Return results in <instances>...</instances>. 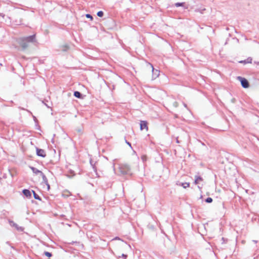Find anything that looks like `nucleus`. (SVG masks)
Masks as SVG:
<instances>
[{"label":"nucleus","instance_id":"obj_22","mask_svg":"<svg viewBox=\"0 0 259 259\" xmlns=\"http://www.w3.org/2000/svg\"><path fill=\"white\" fill-rule=\"evenodd\" d=\"M47 184L48 189L49 190L50 188V186L49 184Z\"/></svg>","mask_w":259,"mask_h":259},{"label":"nucleus","instance_id":"obj_14","mask_svg":"<svg viewBox=\"0 0 259 259\" xmlns=\"http://www.w3.org/2000/svg\"><path fill=\"white\" fill-rule=\"evenodd\" d=\"M32 192L33 193V196L35 199L40 200L39 197L35 193V192L34 191H32Z\"/></svg>","mask_w":259,"mask_h":259},{"label":"nucleus","instance_id":"obj_10","mask_svg":"<svg viewBox=\"0 0 259 259\" xmlns=\"http://www.w3.org/2000/svg\"><path fill=\"white\" fill-rule=\"evenodd\" d=\"M240 63H243L244 64L247 63H252V59L251 58H248L247 60L244 61H240L239 62Z\"/></svg>","mask_w":259,"mask_h":259},{"label":"nucleus","instance_id":"obj_24","mask_svg":"<svg viewBox=\"0 0 259 259\" xmlns=\"http://www.w3.org/2000/svg\"><path fill=\"white\" fill-rule=\"evenodd\" d=\"M152 71H154V68L153 66H152Z\"/></svg>","mask_w":259,"mask_h":259},{"label":"nucleus","instance_id":"obj_1","mask_svg":"<svg viewBox=\"0 0 259 259\" xmlns=\"http://www.w3.org/2000/svg\"><path fill=\"white\" fill-rule=\"evenodd\" d=\"M36 42V40L35 34L29 36L21 37L17 40L19 46L21 47L22 50H25L28 47L30 43H34Z\"/></svg>","mask_w":259,"mask_h":259},{"label":"nucleus","instance_id":"obj_11","mask_svg":"<svg viewBox=\"0 0 259 259\" xmlns=\"http://www.w3.org/2000/svg\"><path fill=\"white\" fill-rule=\"evenodd\" d=\"M181 186L184 188H188L190 187V183H187V182H185V183H182L181 184Z\"/></svg>","mask_w":259,"mask_h":259},{"label":"nucleus","instance_id":"obj_15","mask_svg":"<svg viewBox=\"0 0 259 259\" xmlns=\"http://www.w3.org/2000/svg\"><path fill=\"white\" fill-rule=\"evenodd\" d=\"M103 12L102 11H99L98 13H97V15L98 16L100 17H102L103 16Z\"/></svg>","mask_w":259,"mask_h":259},{"label":"nucleus","instance_id":"obj_20","mask_svg":"<svg viewBox=\"0 0 259 259\" xmlns=\"http://www.w3.org/2000/svg\"><path fill=\"white\" fill-rule=\"evenodd\" d=\"M66 48L67 49H68V47H67V46H64V47H63V48L62 49V50H63V51H65V50H66V49H64V48Z\"/></svg>","mask_w":259,"mask_h":259},{"label":"nucleus","instance_id":"obj_23","mask_svg":"<svg viewBox=\"0 0 259 259\" xmlns=\"http://www.w3.org/2000/svg\"><path fill=\"white\" fill-rule=\"evenodd\" d=\"M14 226H15L16 228H17V225L16 224H14Z\"/></svg>","mask_w":259,"mask_h":259},{"label":"nucleus","instance_id":"obj_5","mask_svg":"<svg viewBox=\"0 0 259 259\" xmlns=\"http://www.w3.org/2000/svg\"><path fill=\"white\" fill-rule=\"evenodd\" d=\"M31 169L34 174H35L36 175L40 174L42 176L44 180L47 179L46 176L44 175V174L41 171H40L33 167H31Z\"/></svg>","mask_w":259,"mask_h":259},{"label":"nucleus","instance_id":"obj_6","mask_svg":"<svg viewBox=\"0 0 259 259\" xmlns=\"http://www.w3.org/2000/svg\"><path fill=\"white\" fill-rule=\"evenodd\" d=\"M36 152H37V155L39 156H41L42 157H45L46 156V152L45 151L42 150V149H37L36 150Z\"/></svg>","mask_w":259,"mask_h":259},{"label":"nucleus","instance_id":"obj_25","mask_svg":"<svg viewBox=\"0 0 259 259\" xmlns=\"http://www.w3.org/2000/svg\"><path fill=\"white\" fill-rule=\"evenodd\" d=\"M198 188L200 190L201 188L199 186H198Z\"/></svg>","mask_w":259,"mask_h":259},{"label":"nucleus","instance_id":"obj_19","mask_svg":"<svg viewBox=\"0 0 259 259\" xmlns=\"http://www.w3.org/2000/svg\"><path fill=\"white\" fill-rule=\"evenodd\" d=\"M86 17L88 18H90L91 20H93V17L90 14H86Z\"/></svg>","mask_w":259,"mask_h":259},{"label":"nucleus","instance_id":"obj_3","mask_svg":"<svg viewBox=\"0 0 259 259\" xmlns=\"http://www.w3.org/2000/svg\"><path fill=\"white\" fill-rule=\"evenodd\" d=\"M237 79L241 82V85L244 88H248L249 87V82L246 78L238 76Z\"/></svg>","mask_w":259,"mask_h":259},{"label":"nucleus","instance_id":"obj_2","mask_svg":"<svg viewBox=\"0 0 259 259\" xmlns=\"http://www.w3.org/2000/svg\"><path fill=\"white\" fill-rule=\"evenodd\" d=\"M119 171L122 174H126L131 170L130 166L127 164H121L119 166Z\"/></svg>","mask_w":259,"mask_h":259},{"label":"nucleus","instance_id":"obj_12","mask_svg":"<svg viewBox=\"0 0 259 259\" xmlns=\"http://www.w3.org/2000/svg\"><path fill=\"white\" fill-rule=\"evenodd\" d=\"M74 95L75 97H76L78 98H80L81 97V94L78 91H75L74 93Z\"/></svg>","mask_w":259,"mask_h":259},{"label":"nucleus","instance_id":"obj_18","mask_svg":"<svg viewBox=\"0 0 259 259\" xmlns=\"http://www.w3.org/2000/svg\"><path fill=\"white\" fill-rule=\"evenodd\" d=\"M45 254L47 256L49 257H51V256H52V254H51V253L49 252H47V251H46V252H45Z\"/></svg>","mask_w":259,"mask_h":259},{"label":"nucleus","instance_id":"obj_21","mask_svg":"<svg viewBox=\"0 0 259 259\" xmlns=\"http://www.w3.org/2000/svg\"><path fill=\"white\" fill-rule=\"evenodd\" d=\"M174 104H175V106L176 107H177V106H178V103H177V102H175Z\"/></svg>","mask_w":259,"mask_h":259},{"label":"nucleus","instance_id":"obj_4","mask_svg":"<svg viewBox=\"0 0 259 259\" xmlns=\"http://www.w3.org/2000/svg\"><path fill=\"white\" fill-rule=\"evenodd\" d=\"M140 130H145L146 131H148V122L146 121H141L140 122Z\"/></svg>","mask_w":259,"mask_h":259},{"label":"nucleus","instance_id":"obj_17","mask_svg":"<svg viewBox=\"0 0 259 259\" xmlns=\"http://www.w3.org/2000/svg\"><path fill=\"white\" fill-rule=\"evenodd\" d=\"M205 201L207 203H211L212 201V199L211 198L208 197L206 199Z\"/></svg>","mask_w":259,"mask_h":259},{"label":"nucleus","instance_id":"obj_16","mask_svg":"<svg viewBox=\"0 0 259 259\" xmlns=\"http://www.w3.org/2000/svg\"><path fill=\"white\" fill-rule=\"evenodd\" d=\"M141 159L143 161H146L147 159V156L145 155H142L141 156Z\"/></svg>","mask_w":259,"mask_h":259},{"label":"nucleus","instance_id":"obj_8","mask_svg":"<svg viewBox=\"0 0 259 259\" xmlns=\"http://www.w3.org/2000/svg\"><path fill=\"white\" fill-rule=\"evenodd\" d=\"M71 195V192L68 190H65L62 192V196L64 197H68Z\"/></svg>","mask_w":259,"mask_h":259},{"label":"nucleus","instance_id":"obj_9","mask_svg":"<svg viewBox=\"0 0 259 259\" xmlns=\"http://www.w3.org/2000/svg\"><path fill=\"white\" fill-rule=\"evenodd\" d=\"M23 193L25 196H26L27 197H30L31 196V192L29 190L25 189L23 191Z\"/></svg>","mask_w":259,"mask_h":259},{"label":"nucleus","instance_id":"obj_7","mask_svg":"<svg viewBox=\"0 0 259 259\" xmlns=\"http://www.w3.org/2000/svg\"><path fill=\"white\" fill-rule=\"evenodd\" d=\"M203 181L202 178L199 176H196L195 178L194 183L196 185L199 184L200 183L202 182Z\"/></svg>","mask_w":259,"mask_h":259},{"label":"nucleus","instance_id":"obj_13","mask_svg":"<svg viewBox=\"0 0 259 259\" xmlns=\"http://www.w3.org/2000/svg\"><path fill=\"white\" fill-rule=\"evenodd\" d=\"M184 4H185L184 3H177L175 4V6H176V7H180V6H184Z\"/></svg>","mask_w":259,"mask_h":259}]
</instances>
